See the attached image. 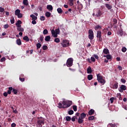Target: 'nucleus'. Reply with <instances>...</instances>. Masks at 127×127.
<instances>
[{"label": "nucleus", "instance_id": "4c0bfd02", "mask_svg": "<svg viewBox=\"0 0 127 127\" xmlns=\"http://www.w3.org/2000/svg\"><path fill=\"white\" fill-rule=\"evenodd\" d=\"M95 119V117L94 116H90L88 117L89 121H93Z\"/></svg>", "mask_w": 127, "mask_h": 127}, {"label": "nucleus", "instance_id": "338daca9", "mask_svg": "<svg viewBox=\"0 0 127 127\" xmlns=\"http://www.w3.org/2000/svg\"><path fill=\"white\" fill-rule=\"evenodd\" d=\"M4 97H6L8 95L7 92H5L3 94Z\"/></svg>", "mask_w": 127, "mask_h": 127}, {"label": "nucleus", "instance_id": "f257e3e1", "mask_svg": "<svg viewBox=\"0 0 127 127\" xmlns=\"http://www.w3.org/2000/svg\"><path fill=\"white\" fill-rule=\"evenodd\" d=\"M59 109H66L72 106V101H63L58 104Z\"/></svg>", "mask_w": 127, "mask_h": 127}, {"label": "nucleus", "instance_id": "6e6d98bb", "mask_svg": "<svg viewBox=\"0 0 127 127\" xmlns=\"http://www.w3.org/2000/svg\"><path fill=\"white\" fill-rule=\"evenodd\" d=\"M91 60L92 61V62H96V59H95V58L91 57Z\"/></svg>", "mask_w": 127, "mask_h": 127}, {"label": "nucleus", "instance_id": "c03bdc74", "mask_svg": "<svg viewBox=\"0 0 127 127\" xmlns=\"http://www.w3.org/2000/svg\"><path fill=\"white\" fill-rule=\"evenodd\" d=\"M108 127H116V125L111 123L108 125Z\"/></svg>", "mask_w": 127, "mask_h": 127}, {"label": "nucleus", "instance_id": "bb28decb", "mask_svg": "<svg viewBox=\"0 0 127 127\" xmlns=\"http://www.w3.org/2000/svg\"><path fill=\"white\" fill-rule=\"evenodd\" d=\"M87 79H88V80H89V81H91V80H92V79H93V75H92V74L88 75Z\"/></svg>", "mask_w": 127, "mask_h": 127}, {"label": "nucleus", "instance_id": "774afa93", "mask_svg": "<svg viewBox=\"0 0 127 127\" xmlns=\"http://www.w3.org/2000/svg\"><path fill=\"white\" fill-rule=\"evenodd\" d=\"M35 20H33V21H32V24H36V21Z\"/></svg>", "mask_w": 127, "mask_h": 127}, {"label": "nucleus", "instance_id": "f704fd0d", "mask_svg": "<svg viewBox=\"0 0 127 127\" xmlns=\"http://www.w3.org/2000/svg\"><path fill=\"white\" fill-rule=\"evenodd\" d=\"M101 28H102V27H101V26L99 25H96L95 27V30H98V29H101Z\"/></svg>", "mask_w": 127, "mask_h": 127}, {"label": "nucleus", "instance_id": "39448f33", "mask_svg": "<svg viewBox=\"0 0 127 127\" xmlns=\"http://www.w3.org/2000/svg\"><path fill=\"white\" fill-rule=\"evenodd\" d=\"M88 38L90 40H93L94 39V32L92 29H89L88 30Z\"/></svg>", "mask_w": 127, "mask_h": 127}, {"label": "nucleus", "instance_id": "e2e57ef3", "mask_svg": "<svg viewBox=\"0 0 127 127\" xmlns=\"http://www.w3.org/2000/svg\"><path fill=\"white\" fill-rule=\"evenodd\" d=\"M21 23H22V22H21V21L19 20L17 21V23H16V24H21Z\"/></svg>", "mask_w": 127, "mask_h": 127}, {"label": "nucleus", "instance_id": "423d86ee", "mask_svg": "<svg viewBox=\"0 0 127 127\" xmlns=\"http://www.w3.org/2000/svg\"><path fill=\"white\" fill-rule=\"evenodd\" d=\"M96 37L98 38V41L99 42L103 40V38H102V32L101 31H97Z\"/></svg>", "mask_w": 127, "mask_h": 127}, {"label": "nucleus", "instance_id": "bf43d9fd", "mask_svg": "<svg viewBox=\"0 0 127 127\" xmlns=\"http://www.w3.org/2000/svg\"><path fill=\"white\" fill-rule=\"evenodd\" d=\"M0 61L1 62H3L5 61V57L2 58L0 60Z\"/></svg>", "mask_w": 127, "mask_h": 127}, {"label": "nucleus", "instance_id": "2eb2a0df", "mask_svg": "<svg viewBox=\"0 0 127 127\" xmlns=\"http://www.w3.org/2000/svg\"><path fill=\"white\" fill-rule=\"evenodd\" d=\"M47 8L49 10V11H51V10H53V7L51 5H48L47 6Z\"/></svg>", "mask_w": 127, "mask_h": 127}, {"label": "nucleus", "instance_id": "3c124183", "mask_svg": "<svg viewBox=\"0 0 127 127\" xmlns=\"http://www.w3.org/2000/svg\"><path fill=\"white\" fill-rule=\"evenodd\" d=\"M121 81L122 82V83H123L124 84H125L126 82H127V81L126 80V79H125V78H122L121 79Z\"/></svg>", "mask_w": 127, "mask_h": 127}, {"label": "nucleus", "instance_id": "f03ea898", "mask_svg": "<svg viewBox=\"0 0 127 127\" xmlns=\"http://www.w3.org/2000/svg\"><path fill=\"white\" fill-rule=\"evenodd\" d=\"M37 119L38 120L36 122L37 126L38 127H42L45 124V120L42 117H38Z\"/></svg>", "mask_w": 127, "mask_h": 127}, {"label": "nucleus", "instance_id": "37998d69", "mask_svg": "<svg viewBox=\"0 0 127 127\" xmlns=\"http://www.w3.org/2000/svg\"><path fill=\"white\" fill-rule=\"evenodd\" d=\"M106 58H107V59H108V60H110L112 59V57L111 56V55H107Z\"/></svg>", "mask_w": 127, "mask_h": 127}, {"label": "nucleus", "instance_id": "c85d7f7f", "mask_svg": "<svg viewBox=\"0 0 127 127\" xmlns=\"http://www.w3.org/2000/svg\"><path fill=\"white\" fill-rule=\"evenodd\" d=\"M45 15L47 17H50V16H51V13H50V12H46Z\"/></svg>", "mask_w": 127, "mask_h": 127}, {"label": "nucleus", "instance_id": "de8ad7c7", "mask_svg": "<svg viewBox=\"0 0 127 127\" xmlns=\"http://www.w3.org/2000/svg\"><path fill=\"white\" fill-rule=\"evenodd\" d=\"M114 100H115L114 97L110 98V102H111V104H113V103H114Z\"/></svg>", "mask_w": 127, "mask_h": 127}, {"label": "nucleus", "instance_id": "6e6552de", "mask_svg": "<svg viewBox=\"0 0 127 127\" xmlns=\"http://www.w3.org/2000/svg\"><path fill=\"white\" fill-rule=\"evenodd\" d=\"M103 15V12L99 9L97 11V12L95 14V16L96 17H101Z\"/></svg>", "mask_w": 127, "mask_h": 127}, {"label": "nucleus", "instance_id": "052dcab7", "mask_svg": "<svg viewBox=\"0 0 127 127\" xmlns=\"http://www.w3.org/2000/svg\"><path fill=\"white\" fill-rule=\"evenodd\" d=\"M48 47L47 46L44 45L43 46V50H46L47 49Z\"/></svg>", "mask_w": 127, "mask_h": 127}, {"label": "nucleus", "instance_id": "0e129e2a", "mask_svg": "<svg viewBox=\"0 0 127 127\" xmlns=\"http://www.w3.org/2000/svg\"><path fill=\"white\" fill-rule=\"evenodd\" d=\"M93 56L95 57V59L99 60V56L97 55H94Z\"/></svg>", "mask_w": 127, "mask_h": 127}, {"label": "nucleus", "instance_id": "a18cd8bd", "mask_svg": "<svg viewBox=\"0 0 127 127\" xmlns=\"http://www.w3.org/2000/svg\"><path fill=\"white\" fill-rule=\"evenodd\" d=\"M47 33H48V31L47 30V29L44 30L43 34H44V35H46V34H47Z\"/></svg>", "mask_w": 127, "mask_h": 127}, {"label": "nucleus", "instance_id": "79ce46f5", "mask_svg": "<svg viewBox=\"0 0 127 127\" xmlns=\"http://www.w3.org/2000/svg\"><path fill=\"white\" fill-rule=\"evenodd\" d=\"M72 108H73V111H74V112H77V106L73 105Z\"/></svg>", "mask_w": 127, "mask_h": 127}, {"label": "nucleus", "instance_id": "7c9ffc66", "mask_svg": "<svg viewBox=\"0 0 127 127\" xmlns=\"http://www.w3.org/2000/svg\"><path fill=\"white\" fill-rule=\"evenodd\" d=\"M23 40H25L26 41H27V42H28V41H29V38H28V37L27 36H25V37H24L23 38Z\"/></svg>", "mask_w": 127, "mask_h": 127}, {"label": "nucleus", "instance_id": "a211bd4d", "mask_svg": "<svg viewBox=\"0 0 127 127\" xmlns=\"http://www.w3.org/2000/svg\"><path fill=\"white\" fill-rule=\"evenodd\" d=\"M50 39H51L50 36H47L45 37V41H47V42H49V41H50Z\"/></svg>", "mask_w": 127, "mask_h": 127}, {"label": "nucleus", "instance_id": "cd10ccee", "mask_svg": "<svg viewBox=\"0 0 127 127\" xmlns=\"http://www.w3.org/2000/svg\"><path fill=\"white\" fill-rule=\"evenodd\" d=\"M16 43L17 45H21V40H20V39H17Z\"/></svg>", "mask_w": 127, "mask_h": 127}, {"label": "nucleus", "instance_id": "393cba45", "mask_svg": "<svg viewBox=\"0 0 127 127\" xmlns=\"http://www.w3.org/2000/svg\"><path fill=\"white\" fill-rule=\"evenodd\" d=\"M57 11L58 13H59L60 14H61L63 12V10H62L61 8H58L57 9Z\"/></svg>", "mask_w": 127, "mask_h": 127}, {"label": "nucleus", "instance_id": "dca6fc26", "mask_svg": "<svg viewBox=\"0 0 127 127\" xmlns=\"http://www.w3.org/2000/svg\"><path fill=\"white\" fill-rule=\"evenodd\" d=\"M94 113H95V110H94V109H91L90 110H89L88 112V115L89 116H92V115H94Z\"/></svg>", "mask_w": 127, "mask_h": 127}, {"label": "nucleus", "instance_id": "a19ab883", "mask_svg": "<svg viewBox=\"0 0 127 127\" xmlns=\"http://www.w3.org/2000/svg\"><path fill=\"white\" fill-rule=\"evenodd\" d=\"M68 115H73V114H74V111L72 110H70L68 111Z\"/></svg>", "mask_w": 127, "mask_h": 127}, {"label": "nucleus", "instance_id": "13d9d810", "mask_svg": "<svg viewBox=\"0 0 127 127\" xmlns=\"http://www.w3.org/2000/svg\"><path fill=\"white\" fill-rule=\"evenodd\" d=\"M4 11V8L0 7V12H3Z\"/></svg>", "mask_w": 127, "mask_h": 127}, {"label": "nucleus", "instance_id": "4be33fe9", "mask_svg": "<svg viewBox=\"0 0 127 127\" xmlns=\"http://www.w3.org/2000/svg\"><path fill=\"white\" fill-rule=\"evenodd\" d=\"M119 87V83L116 82L113 85V89H118V87Z\"/></svg>", "mask_w": 127, "mask_h": 127}, {"label": "nucleus", "instance_id": "ea45409f", "mask_svg": "<svg viewBox=\"0 0 127 127\" xmlns=\"http://www.w3.org/2000/svg\"><path fill=\"white\" fill-rule=\"evenodd\" d=\"M55 31L56 33L58 34H60V30L59 29V28L56 29Z\"/></svg>", "mask_w": 127, "mask_h": 127}, {"label": "nucleus", "instance_id": "69168bd1", "mask_svg": "<svg viewBox=\"0 0 127 127\" xmlns=\"http://www.w3.org/2000/svg\"><path fill=\"white\" fill-rule=\"evenodd\" d=\"M11 127H16V124H15V123H12L11 125Z\"/></svg>", "mask_w": 127, "mask_h": 127}, {"label": "nucleus", "instance_id": "c756f323", "mask_svg": "<svg viewBox=\"0 0 127 127\" xmlns=\"http://www.w3.org/2000/svg\"><path fill=\"white\" fill-rule=\"evenodd\" d=\"M117 98H119L120 101H122V100H123V98H122V94H121V93L117 94Z\"/></svg>", "mask_w": 127, "mask_h": 127}, {"label": "nucleus", "instance_id": "412c9836", "mask_svg": "<svg viewBox=\"0 0 127 127\" xmlns=\"http://www.w3.org/2000/svg\"><path fill=\"white\" fill-rule=\"evenodd\" d=\"M69 4L70 6L74 5V0H69Z\"/></svg>", "mask_w": 127, "mask_h": 127}, {"label": "nucleus", "instance_id": "9b49d317", "mask_svg": "<svg viewBox=\"0 0 127 127\" xmlns=\"http://www.w3.org/2000/svg\"><path fill=\"white\" fill-rule=\"evenodd\" d=\"M105 6L107 8L108 10H110L111 8H113V6L112 5L109 4V3H105Z\"/></svg>", "mask_w": 127, "mask_h": 127}, {"label": "nucleus", "instance_id": "7ed1b4c3", "mask_svg": "<svg viewBox=\"0 0 127 127\" xmlns=\"http://www.w3.org/2000/svg\"><path fill=\"white\" fill-rule=\"evenodd\" d=\"M97 81L99 83L102 84V85H105L106 84V80L103 78V76L101 75V74L99 73L97 74Z\"/></svg>", "mask_w": 127, "mask_h": 127}, {"label": "nucleus", "instance_id": "9d476101", "mask_svg": "<svg viewBox=\"0 0 127 127\" xmlns=\"http://www.w3.org/2000/svg\"><path fill=\"white\" fill-rule=\"evenodd\" d=\"M86 116H87V115L86 114V113H81V114L80 115L79 118H80V119H82L83 120H84V119H85V118H86Z\"/></svg>", "mask_w": 127, "mask_h": 127}, {"label": "nucleus", "instance_id": "58836bf2", "mask_svg": "<svg viewBox=\"0 0 127 127\" xmlns=\"http://www.w3.org/2000/svg\"><path fill=\"white\" fill-rule=\"evenodd\" d=\"M54 41L55 42H56V43H59L60 42V39H59L58 38H57L55 39Z\"/></svg>", "mask_w": 127, "mask_h": 127}, {"label": "nucleus", "instance_id": "aec40b11", "mask_svg": "<svg viewBox=\"0 0 127 127\" xmlns=\"http://www.w3.org/2000/svg\"><path fill=\"white\" fill-rule=\"evenodd\" d=\"M18 92V90L12 88V93H13L14 95H16L17 94Z\"/></svg>", "mask_w": 127, "mask_h": 127}, {"label": "nucleus", "instance_id": "ddd939ff", "mask_svg": "<svg viewBox=\"0 0 127 127\" xmlns=\"http://www.w3.org/2000/svg\"><path fill=\"white\" fill-rule=\"evenodd\" d=\"M87 72L88 74H92V68L91 66H88L87 68Z\"/></svg>", "mask_w": 127, "mask_h": 127}, {"label": "nucleus", "instance_id": "b1692460", "mask_svg": "<svg viewBox=\"0 0 127 127\" xmlns=\"http://www.w3.org/2000/svg\"><path fill=\"white\" fill-rule=\"evenodd\" d=\"M11 91H12V87H9L7 92L8 95H10V94H11Z\"/></svg>", "mask_w": 127, "mask_h": 127}, {"label": "nucleus", "instance_id": "20e7f679", "mask_svg": "<svg viewBox=\"0 0 127 127\" xmlns=\"http://www.w3.org/2000/svg\"><path fill=\"white\" fill-rule=\"evenodd\" d=\"M73 60L72 58L68 59L66 61V66L67 67H72V65H73Z\"/></svg>", "mask_w": 127, "mask_h": 127}, {"label": "nucleus", "instance_id": "e433bc0d", "mask_svg": "<svg viewBox=\"0 0 127 127\" xmlns=\"http://www.w3.org/2000/svg\"><path fill=\"white\" fill-rule=\"evenodd\" d=\"M65 119L66 122H70L71 121V117L70 116H66Z\"/></svg>", "mask_w": 127, "mask_h": 127}, {"label": "nucleus", "instance_id": "0eeeda50", "mask_svg": "<svg viewBox=\"0 0 127 127\" xmlns=\"http://www.w3.org/2000/svg\"><path fill=\"white\" fill-rule=\"evenodd\" d=\"M118 90L120 93H123L124 91H126V90H127V86L125 85H120V87L119 88Z\"/></svg>", "mask_w": 127, "mask_h": 127}, {"label": "nucleus", "instance_id": "680f3d73", "mask_svg": "<svg viewBox=\"0 0 127 127\" xmlns=\"http://www.w3.org/2000/svg\"><path fill=\"white\" fill-rule=\"evenodd\" d=\"M19 80L21 81V82H24L25 79L24 78H19Z\"/></svg>", "mask_w": 127, "mask_h": 127}, {"label": "nucleus", "instance_id": "f3484780", "mask_svg": "<svg viewBox=\"0 0 127 127\" xmlns=\"http://www.w3.org/2000/svg\"><path fill=\"white\" fill-rule=\"evenodd\" d=\"M77 123L78 124H83V123H84V120H83V119L80 118V117H79L78 119Z\"/></svg>", "mask_w": 127, "mask_h": 127}, {"label": "nucleus", "instance_id": "864d4df0", "mask_svg": "<svg viewBox=\"0 0 127 127\" xmlns=\"http://www.w3.org/2000/svg\"><path fill=\"white\" fill-rule=\"evenodd\" d=\"M8 24H6L3 26V28H5V29H6V28H8Z\"/></svg>", "mask_w": 127, "mask_h": 127}, {"label": "nucleus", "instance_id": "5fc2aeb1", "mask_svg": "<svg viewBox=\"0 0 127 127\" xmlns=\"http://www.w3.org/2000/svg\"><path fill=\"white\" fill-rule=\"evenodd\" d=\"M17 17L18 18H21L22 17V14H21V13H20L19 14H18V15H17Z\"/></svg>", "mask_w": 127, "mask_h": 127}, {"label": "nucleus", "instance_id": "6ab92c4d", "mask_svg": "<svg viewBox=\"0 0 127 127\" xmlns=\"http://www.w3.org/2000/svg\"><path fill=\"white\" fill-rule=\"evenodd\" d=\"M23 3L24 5H26V6H27V5H28L29 4L28 0H23Z\"/></svg>", "mask_w": 127, "mask_h": 127}, {"label": "nucleus", "instance_id": "2f4dec72", "mask_svg": "<svg viewBox=\"0 0 127 127\" xmlns=\"http://www.w3.org/2000/svg\"><path fill=\"white\" fill-rule=\"evenodd\" d=\"M20 13V10L19 9H16L15 11V15H18V14H19Z\"/></svg>", "mask_w": 127, "mask_h": 127}, {"label": "nucleus", "instance_id": "1a4fd4ad", "mask_svg": "<svg viewBox=\"0 0 127 127\" xmlns=\"http://www.w3.org/2000/svg\"><path fill=\"white\" fill-rule=\"evenodd\" d=\"M51 32H52V35L54 36V37H55V38H56V37H58V34L56 33L54 30H52Z\"/></svg>", "mask_w": 127, "mask_h": 127}, {"label": "nucleus", "instance_id": "5701e85b", "mask_svg": "<svg viewBox=\"0 0 127 127\" xmlns=\"http://www.w3.org/2000/svg\"><path fill=\"white\" fill-rule=\"evenodd\" d=\"M30 17L32 18L33 20H36V19H37V17H36V16L33 14L30 15Z\"/></svg>", "mask_w": 127, "mask_h": 127}, {"label": "nucleus", "instance_id": "473e14b6", "mask_svg": "<svg viewBox=\"0 0 127 127\" xmlns=\"http://www.w3.org/2000/svg\"><path fill=\"white\" fill-rule=\"evenodd\" d=\"M10 23L12 24H13V23H14V17H13V16H12L10 18Z\"/></svg>", "mask_w": 127, "mask_h": 127}, {"label": "nucleus", "instance_id": "a878e982", "mask_svg": "<svg viewBox=\"0 0 127 127\" xmlns=\"http://www.w3.org/2000/svg\"><path fill=\"white\" fill-rule=\"evenodd\" d=\"M17 30L20 32H23V31H24V29L21 27L20 28H17Z\"/></svg>", "mask_w": 127, "mask_h": 127}, {"label": "nucleus", "instance_id": "4468645a", "mask_svg": "<svg viewBox=\"0 0 127 127\" xmlns=\"http://www.w3.org/2000/svg\"><path fill=\"white\" fill-rule=\"evenodd\" d=\"M103 52L104 54H109V53H110V52L109 51V49H108V48L104 49Z\"/></svg>", "mask_w": 127, "mask_h": 127}, {"label": "nucleus", "instance_id": "09e8293b", "mask_svg": "<svg viewBox=\"0 0 127 127\" xmlns=\"http://www.w3.org/2000/svg\"><path fill=\"white\" fill-rule=\"evenodd\" d=\"M122 52H124V53L126 52L127 51V48L126 47L122 48Z\"/></svg>", "mask_w": 127, "mask_h": 127}, {"label": "nucleus", "instance_id": "49530a36", "mask_svg": "<svg viewBox=\"0 0 127 127\" xmlns=\"http://www.w3.org/2000/svg\"><path fill=\"white\" fill-rule=\"evenodd\" d=\"M113 24L115 25V24H117L118 23V20L117 19H113Z\"/></svg>", "mask_w": 127, "mask_h": 127}, {"label": "nucleus", "instance_id": "603ef678", "mask_svg": "<svg viewBox=\"0 0 127 127\" xmlns=\"http://www.w3.org/2000/svg\"><path fill=\"white\" fill-rule=\"evenodd\" d=\"M40 19H41V20L43 21L45 20V17L44 16H41L40 17Z\"/></svg>", "mask_w": 127, "mask_h": 127}, {"label": "nucleus", "instance_id": "72a5a7b5", "mask_svg": "<svg viewBox=\"0 0 127 127\" xmlns=\"http://www.w3.org/2000/svg\"><path fill=\"white\" fill-rule=\"evenodd\" d=\"M69 44V42H67V44L65 43H62V46H63L64 47H67V46H68V45Z\"/></svg>", "mask_w": 127, "mask_h": 127}, {"label": "nucleus", "instance_id": "4d7b16f0", "mask_svg": "<svg viewBox=\"0 0 127 127\" xmlns=\"http://www.w3.org/2000/svg\"><path fill=\"white\" fill-rule=\"evenodd\" d=\"M40 40L41 42L43 41V40H44V37H43V36H41L40 37Z\"/></svg>", "mask_w": 127, "mask_h": 127}, {"label": "nucleus", "instance_id": "f8f14e48", "mask_svg": "<svg viewBox=\"0 0 127 127\" xmlns=\"http://www.w3.org/2000/svg\"><path fill=\"white\" fill-rule=\"evenodd\" d=\"M77 3H78L79 6L77 7V8L78 9H80V10H81L82 8H83V4H82V3H79V0L77 1Z\"/></svg>", "mask_w": 127, "mask_h": 127}, {"label": "nucleus", "instance_id": "8fccbe9b", "mask_svg": "<svg viewBox=\"0 0 127 127\" xmlns=\"http://www.w3.org/2000/svg\"><path fill=\"white\" fill-rule=\"evenodd\" d=\"M119 34L121 36H123L124 35V32H123V30L119 31Z\"/></svg>", "mask_w": 127, "mask_h": 127}, {"label": "nucleus", "instance_id": "c9c22d12", "mask_svg": "<svg viewBox=\"0 0 127 127\" xmlns=\"http://www.w3.org/2000/svg\"><path fill=\"white\" fill-rule=\"evenodd\" d=\"M37 49H39L41 47V44L38 43L36 44Z\"/></svg>", "mask_w": 127, "mask_h": 127}]
</instances>
